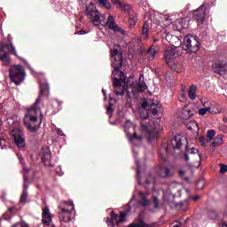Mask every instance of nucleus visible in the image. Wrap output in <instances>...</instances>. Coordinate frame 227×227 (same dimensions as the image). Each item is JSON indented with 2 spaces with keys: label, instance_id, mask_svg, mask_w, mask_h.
Wrapping results in <instances>:
<instances>
[{
  "label": "nucleus",
  "instance_id": "1",
  "mask_svg": "<svg viewBox=\"0 0 227 227\" xmlns=\"http://www.w3.org/2000/svg\"><path fill=\"white\" fill-rule=\"evenodd\" d=\"M111 56L114 59L113 62V75H114V93L117 96H123L126 93L129 98H132L133 97H137L140 93H143L148 86H146V82H145V75L140 74L137 81L127 83L126 89L123 86V81L125 80V74L120 68L123 67V54L120 52L117 49L111 50Z\"/></svg>",
  "mask_w": 227,
  "mask_h": 227
},
{
  "label": "nucleus",
  "instance_id": "2",
  "mask_svg": "<svg viewBox=\"0 0 227 227\" xmlns=\"http://www.w3.org/2000/svg\"><path fill=\"white\" fill-rule=\"evenodd\" d=\"M45 95H49V83H41L40 94L32 107L27 110L24 118V125L29 132H37L42 125L43 114H42V110L38 106V104L42 102V98Z\"/></svg>",
  "mask_w": 227,
  "mask_h": 227
},
{
  "label": "nucleus",
  "instance_id": "3",
  "mask_svg": "<svg viewBox=\"0 0 227 227\" xmlns=\"http://www.w3.org/2000/svg\"><path fill=\"white\" fill-rule=\"evenodd\" d=\"M176 58H178L176 49L168 48L165 51L164 59L168 67L174 72H182V64L176 60Z\"/></svg>",
  "mask_w": 227,
  "mask_h": 227
},
{
  "label": "nucleus",
  "instance_id": "4",
  "mask_svg": "<svg viewBox=\"0 0 227 227\" xmlns=\"http://www.w3.org/2000/svg\"><path fill=\"white\" fill-rule=\"evenodd\" d=\"M187 153L184 154V159L190 168H200L201 166V154L196 148L186 147Z\"/></svg>",
  "mask_w": 227,
  "mask_h": 227
},
{
  "label": "nucleus",
  "instance_id": "5",
  "mask_svg": "<svg viewBox=\"0 0 227 227\" xmlns=\"http://www.w3.org/2000/svg\"><path fill=\"white\" fill-rule=\"evenodd\" d=\"M86 15L90 20L94 24V26H102V22L106 20V14L101 15L100 12L97 10V7H95V4L93 3H90L86 9Z\"/></svg>",
  "mask_w": 227,
  "mask_h": 227
},
{
  "label": "nucleus",
  "instance_id": "6",
  "mask_svg": "<svg viewBox=\"0 0 227 227\" xmlns=\"http://www.w3.org/2000/svg\"><path fill=\"white\" fill-rule=\"evenodd\" d=\"M200 47H201L200 37L194 35H186L184 38L183 48L184 51H188L189 52H198V51H200Z\"/></svg>",
  "mask_w": 227,
  "mask_h": 227
},
{
  "label": "nucleus",
  "instance_id": "7",
  "mask_svg": "<svg viewBox=\"0 0 227 227\" xmlns=\"http://www.w3.org/2000/svg\"><path fill=\"white\" fill-rule=\"evenodd\" d=\"M9 77L12 82H14L17 86L24 82L26 79V73H24V67L22 66H14L10 69Z\"/></svg>",
  "mask_w": 227,
  "mask_h": 227
},
{
  "label": "nucleus",
  "instance_id": "8",
  "mask_svg": "<svg viewBox=\"0 0 227 227\" xmlns=\"http://www.w3.org/2000/svg\"><path fill=\"white\" fill-rule=\"evenodd\" d=\"M128 208L126 212H121L120 215H116V213L112 212L110 214L111 219L109 217L106 218V224L110 227H114V223H116L117 226H120L121 223L127 222V212H130V204H128Z\"/></svg>",
  "mask_w": 227,
  "mask_h": 227
},
{
  "label": "nucleus",
  "instance_id": "9",
  "mask_svg": "<svg viewBox=\"0 0 227 227\" xmlns=\"http://www.w3.org/2000/svg\"><path fill=\"white\" fill-rule=\"evenodd\" d=\"M4 51H8L9 52H11V54H13L14 56H17V58H19V55L17 54V50L15 49V46H13V43H5L0 48V59L1 61H3L4 65H10V56Z\"/></svg>",
  "mask_w": 227,
  "mask_h": 227
},
{
  "label": "nucleus",
  "instance_id": "10",
  "mask_svg": "<svg viewBox=\"0 0 227 227\" xmlns=\"http://www.w3.org/2000/svg\"><path fill=\"white\" fill-rule=\"evenodd\" d=\"M65 205L66 207H70V209L67 207L60 208L59 218L61 224H63V223H70L72 221V212L75 210V207L73 202H65Z\"/></svg>",
  "mask_w": 227,
  "mask_h": 227
},
{
  "label": "nucleus",
  "instance_id": "11",
  "mask_svg": "<svg viewBox=\"0 0 227 227\" xmlns=\"http://www.w3.org/2000/svg\"><path fill=\"white\" fill-rule=\"evenodd\" d=\"M11 136L14 139V143L20 150H24V148H26V138L24 137L22 130L19 129H13L11 131Z\"/></svg>",
  "mask_w": 227,
  "mask_h": 227
},
{
  "label": "nucleus",
  "instance_id": "12",
  "mask_svg": "<svg viewBox=\"0 0 227 227\" xmlns=\"http://www.w3.org/2000/svg\"><path fill=\"white\" fill-rule=\"evenodd\" d=\"M106 27L108 29H111V31H114V33H120L121 35H125V31L123 28L120 27L118 26V23H116V20H114V16L109 15L106 20Z\"/></svg>",
  "mask_w": 227,
  "mask_h": 227
},
{
  "label": "nucleus",
  "instance_id": "13",
  "mask_svg": "<svg viewBox=\"0 0 227 227\" xmlns=\"http://www.w3.org/2000/svg\"><path fill=\"white\" fill-rule=\"evenodd\" d=\"M130 127H132V121H130V120L126 121L124 124V131L126 132V136L129 141H130V143H132V141H134L135 139H137V141H141V139H143V137L137 136V133H136V126H133V129H134L133 135H131L129 132V129H130Z\"/></svg>",
  "mask_w": 227,
  "mask_h": 227
},
{
  "label": "nucleus",
  "instance_id": "14",
  "mask_svg": "<svg viewBox=\"0 0 227 227\" xmlns=\"http://www.w3.org/2000/svg\"><path fill=\"white\" fill-rule=\"evenodd\" d=\"M212 68L215 74L218 75H225L227 70V64L224 60H216L213 63Z\"/></svg>",
  "mask_w": 227,
  "mask_h": 227
},
{
  "label": "nucleus",
  "instance_id": "15",
  "mask_svg": "<svg viewBox=\"0 0 227 227\" xmlns=\"http://www.w3.org/2000/svg\"><path fill=\"white\" fill-rule=\"evenodd\" d=\"M206 11L207 8L202 4L193 12V18L197 20L198 24H203L205 22V17H207Z\"/></svg>",
  "mask_w": 227,
  "mask_h": 227
},
{
  "label": "nucleus",
  "instance_id": "16",
  "mask_svg": "<svg viewBox=\"0 0 227 227\" xmlns=\"http://www.w3.org/2000/svg\"><path fill=\"white\" fill-rule=\"evenodd\" d=\"M42 213V221L43 224L45 226H51V223H52V215L51 214V209L49 207H43Z\"/></svg>",
  "mask_w": 227,
  "mask_h": 227
},
{
  "label": "nucleus",
  "instance_id": "17",
  "mask_svg": "<svg viewBox=\"0 0 227 227\" xmlns=\"http://www.w3.org/2000/svg\"><path fill=\"white\" fill-rule=\"evenodd\" d=\"M183 141L187 143V139H185V137H184L180 135L175 136L171 139L170 145L174 148V150H180V148H182V142Z\"/></svg>",
  "mask_w": 227,
  "mask_h": 227
},
{
  "label": "nucleus",
  "instance_id": "18",
  "mask_svg": "<svg viewBox=\"0 0 227 227\" xmlns=\"http://www.w3.org/2000/svg\"><path fill=\"white\" fill-rule=\"evenodd\" d=\"M113 4L121 12H130V5L120 0H112Z\"/></svg>",
  "mask_w": 227,
  "mask_h": 227
},
{
  "label": "nucleus",
  "instance_id": "19",
  "mask_svg": "<svg viewBox=\"0 0 227 227\" xmlns=\"http://www.w3.org/2000/svg\"><path fill=\"white\" fill-rule=\"evenodd\" d=\"M193 115H194V112L192 110V107H191L189 106H185L183 108V111H182V114H181V118L183 120H189V118H191Z\"/></svg>",
  "mask_w": 227,
  "mask_h": 227
},
{
  "label": "nucleus",
  "instance_id": "20",
  "mask_svg": "<svg viewBox=\"0 0 227 227\" xmlns=\"http://www.w3.org/2000/svg\"><path fill=\"white\" fill-rule=\"evenodd\" d=\"M150 26H152V20H148L145 21L143 28H142V36L143 38H148V35L150 33Z\"/></svg>",
  "mask_w": 227,
  "mask_h": 227
},
{
  "label": "nucleus",
  "instance_id": "21",
  "mask_svg": "<svg viewBox=\"0 0 227 227\" xmlns=\"http://www.w3.org/2000/svg\"><path fill=\"white\" fill-rule=\"evenodd\" d=\"M159 132L160 129L157 128V126L153 127V130L148 132L147 139L149 143L152 142V139H157V137H159Z\"/></svg>",
  "mask_w": 227,
  "mask_h": 227
},
{
  "label": "nucleus",
  "instance_id": "22",
  "mask_svg": "<svg viewBox=\"0 0 227 227\" xmlns=\"http://www.w3.org/2000/svg\"><path fill=\"white\" fill-rule=\"evenodd\" d=\"M51 151H49V149L46 150V152L43 153V157H42V160L44 164V166H50L52 167V165L51 164Z\"/></svg>",
  "mask_w": 227,
  "mask_h": 227
},
{
  "label": "nucleus",
  "instance_id": "23",
  "mask_svg": "<svg viewBox=\"0 0 227 227\" xmlns=\"http://www.w3.org/2000/svg\"><path fill=\"white\" fill-rule=\"evenodd\" d=\"M15 214V208L10 207L6 213L3 215V217L0 219L1 221H10L12 219V216Z\"/></svg>",
  "mask_w": 227,
  "mask_h": 227
},
{
  "label": "nucleus",
  "instance_id": "24",
  "mask_svg": "<svg viewBox=\"0 0 227 227\" xmlns=\"http://www.w3.org/2000/svg\"><path fill=\"white\" fill-rule=\"evenodd\" d=\"M198 90V87L196 85H192L188 89V97L190 100H196V90Z\"/></svg>",
  "mask_w": 227,
  "mask_h": 227
},
{
  "label": "nucleus",
  "instance_id": "25",
  "mask_svg": "<svg viewBox=\"0 0 227 227\" xmlns=\"http://www.w3.org/2000/svg\"><path fill=\"white\" fill-rule=\"evenodd\" d=\"M186 127L188 130H191V132H198V130L200 129L198 128V122H196L195 121H190L186 122Z\"/></svg>",
  "mask_w": 227,
  "mask_h": 227
},
{
  "label": "nucleus",
  "instance_id": "26",
  "mask_svg": "<svg viewBox=\"0 0 227 227\" xmlns=\"http://www.w3.org/2000/svg\"><path fill=\"white\" fill-rule=\"evenodd\" d=\"M160 176L161 178H168V176H171V170L168 167H161L160 168Z\"/></svg>",
  "mask_w": 227,
  "mask_h": 227
},
{
  "label": "nucleus",
  "instance_id": "27",
  "mask_svg": "<svg viewBox=\"0 0 227 227\" xmlns=\"http://www.w3.org/2000/svg\"><path fill=\"white\" fill-rule=\"evenodd\" d=\"M224 143V141L223 140V135H218L214 141L212 142V144L210 145V146L212 148H216V146H221V145H223Z\"/></svg>",
  "mask_w": 227,
  "mask_h": 227
},
{
  "label": "nucleus",
  "instance_id": "28",
  "mask_svg": "<svg viewBox=\"0 0 227 227\" xmlns=\"http://www.w3.org/2000/svg\"><path fill=\"white\" fill-rule=\"evenodd\" d=\"M138 196L141 198L140 205L141 207H148L150 205V200L146 199V194L143 192H139Z\"/></svg>",
  "mask_w": 227,
  "mask_h": 227
},
{
  "label": "nucleus",
  "instance_id": "29",
  "mask_svg": "<svg viewBox=\"0 0 227 227\" xmlns=\"http://www.w3.org/2000/svg\"><path fill=\"white\" fill-rule=\"evenodd\" d=\"M98 3L99 6H102L103 8H106V10H111V3H109L108 0H98Z\"/></svg>",
  "mask_w": 227,
  "mask_h": 227
},
{
  "label": "nucleus",
  "instance_id": "30",
  "mask_svg": "<svg viewBox=\"0 0 227 227\" xmlns=\"http://www.w3.org/2000/svg\"><path fill=\"white\" fill-rule=\"evenodd\" d=\"M147 54L152 58V59H154L155 55L157 54V48L153 45H152L148 50H147Z\"/></svg>",
  "mask_w": 227,
  "mask_h": 227
},
{
  "label": "nucleus",
  "instance_id": "31",
  "mask_svg": "<svg viewBox=\"0 0 227 227\" xmlns=\"http://www.w3.org/2000/svg\"><path fill=\"white\" fill-rule=\"evenodd\" d=\"M137 22V16L129 14V27H134Z\"/></svg>",
  "mask_w": 227,
  "mask_h": 227
},
{
  "label": "nucleus",
  "instance_id": "32",
  "mask_svg": "<svg viewBox=\"0 0 227 227\" xmlns=\"http://www.w3.org/2000/svg\"><path fill=\"white\" fill-rule=\"evenodd\" d=\"M17 157H18L20 163L21 164L24 171H26V173H28L29 169L26 168V162L24 161V157H22L20 153H17Z\"/></svg>",
  "mask_w": 227,
  "mask_h": 227
},
{
  "label": "nucleus",
  "instance_id": "33",
  "mask_svg": "<svg viewBox=\"0 0 227 227\" xmlns=\"http://www.w3.org/2000/svg\"><path fill=\"white\" fill-rule=\"evenodd\" d=\"M27 201V192H22L20 199V203L21 205H26Z\"/></svg>",
  "mask_w": 227,
  "mask_h": 227
},
{
  "label": "nucleus",
  "instance_id": "34",
  "mask_svg": "<svg viewBox=\"0 0 227 227\" xmlns=\"http://www.w3.org/2000/svg\"><path fill=\"white\" fill-rule=\"evenodd\" d=\"M214 136H215V130L214 129H209L207 132V141L210 143V141H212V139H214Z\"/></svg>",
  "mask_w": 227,
  "mask_h": 227
},
{
  "label": "nucleus",
  "instance_id": "35",
  "mask_svg": "<svg viewBox=\"0 0 227 227\" xmlns=\"http://www.w3.org/2000/svg\"><path fill=\"white\" fill-rule=\"evenodd\" d=\"M157 106H159V102L156 101V103H153L151 106V113L152 114L155 115L157 113H159V110L157 109Z\"/></svg>",
  "mask_w": 227,
  "mask_h": 227
},
{
  "label": "nucleus",
  "instance_id": "36",
  "mask_svg": "<svg viewBox=\"0 0 227 227\" xmlns=\"http://www.w3.org/2000/svg\"><path fill=\"white\" fill-rule=\"evenodd\" d=\"M199 141H200L201 146H207L208 143H210V142L208 141V139H206V138H205V137H200L199 138Z\"/></svg>",
  "mask_w": 227,
  "mask_h": 227
},
{
  "label": "nucleus",
  "instance_id": "37",
  "mask_svg": "<svg viewBox=\"0 0 227 227\" xmlns=\"http://www.w3.org/2000/svg\"><path fill=\"white\" fill-rule=\"evenodd\" d=\"M153 203L154 205V208H156V209L160 208V205L159 204V198L153 196Z\"/></svg>",
  "mask_w": 227,
  "mask_h": 227
},
{
  "label": "nucleus",
  "instance_id": "38",
  "mask_svg": "<svg viewBox=\"0 0 227 227\" xmlns=\"http://www.w3.org/2000/svg\"><path fill=\"white\" fill-rule=\"evenodd\" d=\"M208 217H209V219H212L213 221L217 219V217H218L217 212H215V211H209L208 212Z\"/></svg>",
  "mask_w": 227,
  "mask_h": 227
},
{
  "label": "nucleus",
  "instance_id": "39",
  "mask_svg": "<svg viewBox=\"0 0 227 227\" xmlns=\"http://www.w3.org/2000/svg\"><path fill=\"white\" fill-rule=\"evenodd\" d=\"M206 113H209L211 114H219V110L215 109V110H212V107H206Z\"/></svg>",
  "mask_w": 227,
  "mask_h": 227
},
{
  "label": "nucleus",
  "instance_id": "40",
  "mask_svg": "<svg viewBox=\"0 0 227 227\" xmlns=\"http://www.w3.org/2000/svg\"><path fill=\"white\" fill-rule=\"evenodd\" d=\"M12 227H29V225L26 222H21L13 224Z\"/></svg>",
  "mask_w": 227,
  "mask_h": 227
},
{
  "label": "nucleus",
  "instance_id": "41",
  "mask_svg": "<svg viewBox=\"0 0 227 227\" xmlns=\"http://www.w3.org/2000/svg\"><path fill=\"white\" fill-rule=\"evenodd\" d=\"M220 166H221L220 167V173H222V174L226 173L227 172V166L224 165V164H221Z\"/></svg>",
  "mask_w": 227,
  "mask_h": 227
},
{
  "label": "nucleus",
  "instance_id": "42",
  "mask_svg": "<svg viewBox=\"0 0 227 227\" xmlns=\"http://www.w3.org/2000/svg\"><path fill=\"white\" fill-rule=\"evenodd\" d=\"M198 114L200 116H205V114H207V110L205 108H200L199 109Z\"/></svg>",
  "mask_w": 227,
  "mask_h": 227
},
{
  "label": "nucleus",
  "instance_id": "43",
  "mask_svg": "<svg viewBox=\"0 0 227 227\" xmlns=\"http://www.w3.org/2000/svg\"><path fill=\"white\" fill-rule=\"evenodd\" d=\"M141 107L143 109H146V107H149L148 101H146L145 99L144 101H142Z\"/></svg>",
  "mask_w": 227,
  "mask_h": 227
},
{
  "label": "nucleus",
  "instance_id": "44",
  "mask_svg": "<svg viewBox=\"0 0 227 227\" xmlns=\"http://www.w3.org/2000/svg\"><path fill=\"white\" fill-rule=\"evenodd\" d=\"M211 109H212V111H215V109H217L218 114H219V113H221V108H220V106H219L218 104H215V105L213 106V107H211Z\"/></svg>",
  "mask_w": 227,
  "mask_h": 227
},
{
  "label": "nucleus",
  "instance_id": "45",
  "mask_svg": "<svg viewBox=\"0 0 227 227\" xmlns=\"http://www.w3.org/2000/svg\"><path fill=\"white\" fill-rule=\"evenodd\" d=\"M28 187H29V185L27 184V183L25 180L24 181V184H23V191H22V192H27Z\"/></svg>",
  "mask_w": 227,
  "mask_h": 227
},
{
  "label": "nucleus",
  "instance_id": "46",
  "mask_svg": "<svg viewBox=\"0 0 227 227\" xmlns=\"http://www.w3.org/2000/svg\"><path fill=\"white\" fill-rule=\"evenodd\" d=\"M106 113H107V114H112L114 113L112 106H107Z\"/></svg>",
  "mask_w": 227,
  "mask_h": 227
},
{
  "label": "nucleus",
  "instance_id": "47",
  "mask_svg": "<svg viewBox=\"0 0 227 227\" xmlns=\"http://www.w3.org/2000/svg\"><path fill=\"white\" fill-rule=\"evenodd\" d=\"M179 176H181L182 178H184L185 176V169L181 168L179 170Z\"/></svg>",
  "mask_w": 227,
  "mask_h": 227
},
{
  "label": "nucleus",
  "instance_id": "48",
  "mask_svg": "<svg viewBox=\"0 0 227 227\" xmlns=\"http://www.w3.org/2000/svg\"><path fill=\"white\" fill-rule=\"evenodd\" d=\"M142 130L144 132H148V125L142 123Z\"/></svg>",
  "mask_w": 227,
  "mask_h": 227
},
{
  "label": "nucleus",
  "instance_id": "49",
  "mask_svg": "<svg viewBox=\"0 0 227 227\" xmlns=\"http://www.w3.org/2000/svg\"><path fill=\"white\" fill-rule=\"evenodd\" d=\"M136 162H137V175H139V169H141V167L139 166V161L136 160Z\"/></svg>",
  "mask_w": 227,
  "mask_h": 227
},
{
  "label": "nucleus",
  "instance_id": "50",
  "mask_svg": "<svg viewBox=\"0 0 227 227\" xmlns=\"http://www.w3.org/2000/svg\"><path fill=\"white\" fill-rule=\"evenodd\" d=\"M57 133L59 134V136H65V134H63V131L61 129H57Z\"/></svg>",
  "mask_w": 227,
  "mask_h": 227
},
{
  "label": "nucleus",
  "instance_id": "51",
  "mask_svg": "<svg viewBox=\"0 0 227 227\" xmlns=\"http://www.w3.org/2000/svg\"><path fill=\"white\" fill-rule=\"evenodd\" d=\"M200 195H196L192 198L193 201H198V200H200Z\"/></svg>",
  "mask_w": 227,
  "mask_h": 227
},
{
  "label": "nucleus",
  "instance_id": "52",
  "mask_svg": "<svg viewBox=\"0 0 227 227\" xmlns=\"http://www.w3.org/2000/svg\"><path fill=\"white\" fill-rule=\"evenodd\" d=\"M103 94H104L105 100H106L107 98V94L106 93V90H103Z\"/></svg>",
  "mask_w": 227,
  "mask_h": 227
},
{
  "label": "nucleus",
  "instance_id": "53",
  "mask_svg": "<svg viewBox=\"0 0 227 227\" xmlns=\"http://www.w3.org/2000/svg\"><path fill=\"white\" fill-rule=\"evenodd\" d=\"M161 150H164V152H165L166 153H168V145H165V146L163 147V149H161Z\"/></svg>",
  "mask_w": 227,
  "mask_h": 227
},
{
  "label": "nucleus",
  "instance_id": "54",
  "mask_svg": "<svg viewBox=\"0 0 227 227\" xmlns=\"http://www.w3.org/2000/svg\"><path fill=\"white\" fill-rule=\"evenodd\" d=\"M166 196H168V193H164V195H163L164 201H169V200H168V199H166Z\"/></svg>",
  "mask_w": 227,
  "mask_h": 227
},
{
  "label": "nucleus",
  "instance_id": "55",
  "mask_svg": "<svg viewBox=\"0 0 227 227\" xmlns=\"http://www.w3.org/2000/svg\"><path fill=\"white\" fill-rule=\"evenodd\" d=\"M142 120H148V114H146V116H141Z\"/></svg>",
  "mask_w": 227,
  "mask_h": 227
},
{
  "label": "nucleus",
  "instance_id": "56",
  "mask_svg": "<svg viewBox=\"0 0 227 227\" xmlns=\"http://www.w3.org/2000/svg\"><path fill=\"white\" fill-rule=\"evenodd\" d=\"M139 51H146V49H145V47L141 46V47L139 48Z\"/></svg>",
  "mask_w": 227,
  "mask_h": 227
},
{
  "label": "nucleus",
  "instance_id": "57",
  "mask_svg": "<svg viewBox=\"0 0 227 227\" xmlns=\"http://www.w3.org/2000/svg\"><path fill=\"white\" fill-rule=\"evenodd\" d=\"M74 35H82V31H78L77 33H74Z\"/></svg>",
  "mask_w": 227,
  "mask_h": 227
},
{
  "label": "nucleus",
  "instance_id": "58",
  "mask_svg": "<svg viewBox=\"0 0 227 227\" xmlns=\"http://www.w3.org/2000/svg\"><path fill=\"white\" fill-rule=\"evenodd\" d=\"M136 198V195H133L132 198H131V201L134 200Z\"/></svg>",
  "mask_w": 227,
  "mask_h": 227
},
{
  "label": "nucleus",
  "instance_id": "59",
  "mask_svg": "<svg viewBox=\"0 0 227 227\" xmlns=\"http://www.w3.org/2000/svg\"><path fill=\"white\" fill-rule=\"evenodd\" d=\"M3 141H4V140L0 139V146H1V145H3Z\"/></svg>",
  "mask_w": 227,
  "mask_h": 227
},
{
  "label": "nucleus",
  "instance_id": "60",
  "mask_svg": "<svg viewBox=\"0 0 227 227\" xmlns=\"http://www.w3.org/2000/svg\"><path fill=\"white\" fill-rule=\"evenodd\" d=\"M49 226H50V227H56L54 224H51V223L50 225H48V227H49Z\"/></svg>",
  "mask_w": 227,
  "mask_h": 227
},
{
  "label": "nucleus",
  "instance_id": "61",
  "mask_svg": "<svg viewBox=\"0 0 227 227\" xmlns=\"http://www.w3.org/2000/svg\"><path fill=\"white\" fill-rule=\"evenodd\" d=\"M222 227H227L226 223H223Z\"/></svg>",
  "mask_w": 227,
  "mask_h": 227
},
{
  "label": "nucleus",
  "instance_id": "62",
  "mask_svg": "<svg viewBox=\"0 0 227 227\" xmlns=\"http://www.w3.org/2000/svg\"><path fill=\"white\" fill-rule=\"evenodd\" d=\"M153 42H159V39H154Z\"/></svg>",
  "mask_w": 227,
  "mask_h": 227
},
{
  "label": "nucleus",
  "instance_id": "63",
  "mask_svg": "<svg viewBox=\"0 0 227 227\" xmlns=\"http://www.w3.org/2000/svg\"><path fill=\"white\" fill-rule=\"evenodd\" d=\"M170 196H171L172 198H175V195L170 194Z\"/></svg>",
  "mask_w": 227,
  "mask_h": 227
}]
</instances>
